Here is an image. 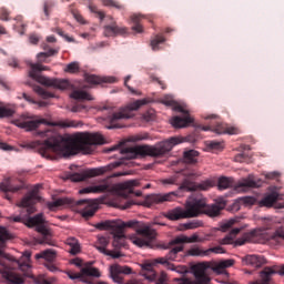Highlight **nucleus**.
<instances>
[{"instance_id": "nucleus-22", "label": "nucleus", "mask_w": 284, "mask_h": 284, "mask_svg": "<svg viewBox=\"0 0 284 284\" xmlns=\"http://www.w3.org/2000/svg\"><path fill=\"white\" fill-rule=\"evenodd\" d=\"M121 274H132V268L129 266H121L119 264L110 266V277L114 283H123V276H121Z\"/></svg>"}, {"instance_id": "nucleus-21", "label": "nucleus", "mask_w": 284, "mask_h": 284, "mask_svg": "<svg viewBox=\"0 0 284 284\" xmlns=\"http://www.w3.org/2000/svg\"><path fill=\"white\" fill-rule=\"evenodd\" d=\"M134 187H139L138 180H129L115 185L118 194H120V196H124L125 199H128L130 194L134 193Z\"/></svg>"}, {"instance_id": "nucleus-3", "label": "nucleus", "mask_w": 284, "mask_h": 284, "mask_svg": "<svg viewBox=\"0 0 284 284\" xmlns=\"http://www.w3.org/2000/svg\"><path fill=\"white\" fill-rule=\"evenodd\" d=\"M226 202L223 199L216 200L214 204H207L204 199H195L186 203V207L181 206L163 213L164 219L169 221H181L183 219H196L201 214H206L211 219H214L221 214V210H225Z\"/></svg>"}, {"instance_id": "nucleus-17", "label": "nucleus", "mask_w": 284, "mask_h": 284, "mask_svg": "<svg viewBox=\"0 0 284 284\" xmlns=\"http://www.w3.org/2000/svg\"><path fill=\"white\" fill-rule=\"evenodd\" d=\"M174 112H181L182 114H185V116L181 118L179 115L173 116L171 119V125L175 129H181V128H187L190 123H192L194 120L190 116V113L183 106L176 102L172 105Z\"/></svg>"}, {"instance_id": "nucleus-18", "label": "nucleus", "mask_w": 284, "mask_h": 284, "mask_svg": "<svg viewBox=\"0 0 284 284\" xmlns=\"http://www.w3.org/2000/svg\"><path fill=\"white\" fill-rule=\"evenodd\" d=\"M139 236H131V242L133 245H136L138 247H145L150 245V241L154 239V230L150 229V226H144L140 230H138Z\"/></svg>"}, {"instance_id": "nucleus-60", "label": "nucleus", "mask_w": 284, "mask_h": 284, "mask_svg": "<svg viewBox=\"0 0 284 284\" xmlns=\"http://www.w3.org/2000/svg\"><path fill=\"white\" fill-rule=\"evenodd\" d=\"M162 103L169 108H172L176 101H174L172 98L165 97L163 98Z\"/></svg>"}, {"instance_id": "nucleus-52", "label": "nucleus", "mask_w": 284, "mask_h": 284, "mask_svg": "<svg viewBox=\"0 0 284 284\" xmlns=\"http://www.w3.org/2000/svg\"><path fill=\"white\" fill-rule=\"evenodd\" d=\"M8 116H14V109L0 106V119H6Z\"/></svg>"}, {"instance_id": "nucleus-37", "label": "nucleus", "mask_w": 284, "mask_h": 284, "mask_svg": "<svg viewBox=\"0 0 284 284\" xmlns=\"http://www.w3.org/2000/svg\"><path fill=\"white\" fill-rule=\"evenodd\" d=\"M232 265H234V260H225V261L219 262L213 270L214 272H217V274H223V272H225L227 267H232Z\"/></svg>"}, {"instance_id": "nucleus-7", "label": "nucleus", "mask_w": 284, "mask_h": 284, "mask_svg": "<svg viewBox=\"0 0 284 284\" xmlns=\"http://www.w3.org/2000/svg\"><path fill=\"white\" fill-rule=\"evenodd\" d=\"M12 123L13 125H17V128H21L27 132H33V130H38L40 125H51V128H79V125H83V123L77 122L74 120L50 122L45 119L29 120L26 115H21L20 119L13 120Z\"/></svg>"}, {"instance_id": "nucleus-19", "label": "nucleus", "mask_w": 284, "mask_h": 284, "mask_svg": "<svg viewBox=\"0 0 284 284\" xmlns=\"http://www.w3.org/2000/svg\"><path fill=\"white\" fill-rule=\"evenodd\" d=\"M176 196H179V192L151 194L145 197L144 205L146 207H152V205H161V203L174 201Z\"/></svg>"}, {"instance_id": "nucleus-8", "label": "nucleus", "mask_w": 284, "mask_h": 284, "mask_svg": "<svg viewBox=\"0 0 284 284\" xmlns=\"http://www.w3.org/2000/svg\"><path fill=\"white\" fill-rule=\"evenodd\" d=\"M39 187H41L39 184H37L28 195H26L20 203H18V207H21L20 215L11 216L10 221H13V223H21L23 219H28L30 214H34L37 212V209L34 207L36 203H39L41 201V196H39Z\"/></svg>"}, {"instance_id": "nucleus-45", "label": "nucleus", "mask_w": 284, "mask_h": 284, "mask_svg": "<svg viewBox=\"0 0 284 284\" xmlns=\"http://www.w3.org/2000/svg\"><path fill=\"white\" fill-rule=\"evenodd\" d=\"M184 230H196L199 227H203V221L201 220H193L191 222L183 224Z\"/></svg>"}, {"instance_id": "nucleus-23", "label": "nucleus", "mask_w": 284, "mask_h": 284, "mask_svg": "<svg viewBox=\"0 0 284 284\" xmlns=\"http://www.w3.org/2000/svg\"><path fill=\"white\" fill-rule=\"evenodd\" d=\"M123 34H128V28L119 27L116 22L103 27V36L106 38L123 37Z\"/></svg>"}, {"instance_id": "nucleus-16", "label": "nucleus", "mask_w": 284, "mask_h": 284, "mask_svg": "<svg viewBox=\"0 0 284 284\" xmlns=\"http://www.w3.org/2000/svg\"><path fill=\"white\" fill-rule=\"evenodd\" d=\"M211 187H214V182L212 180H205L196 183L192 182L190 178L184 179L180 185V190H185V192H207Z\"/></svg>"}, {"instance_id": "nucleus-6", "label": "nucleus", "mask_w": 284, "mask_h": 284, "mask_svg": "<svg viewBox=\"0 0 284 284\" xmlns=\"http://www.w3.org/2000/svg\"><path fill=\"white\" fill-rule=\"evenodd\" d=\"M179 143H183L181 138H171L169 140L162 141L156 145H140L133 149H129V159H136V156H163L168 154V152H172V148L174 145H179Z\"/></svg>"}, {"instance_id": "nucleus-31", "label": "nucleus", "mask_w": 284, "mask_h": 284, "mask_svg": "<svg viewBox=\"0 0 284 284\" xmlns=\"http://www.w3.org/2000/svg\"><path fill=\"white\" fill-rule=\"evenodd\" d=\"M153 265H164L168 267V270H171L172 272H183L176 268L174 264L170 263V260H168L166 255L164 257H158L152 261Z\"/></svg>"}, {"instance_id": "nucleus-41", "label": "nucleus", "mask_w": 284, "mask_h": 284, "mask_svg": "<svg viewBox=\"0 0 284 284\" xmlns=\"http://www.w3.org/2000/svg\"><path fill=\"white\" fill-rule=\"evenodd\" d=\"M142 19L143 17L141 14H133L131 17V21L134 23V26L132 27V30H134V32H138V33L143 32V26H141Z\"/></svg>"}, {"instance_id": "nucleus-38", "label": "nucleus", "mask_w": 284, "mask_h": 284, "mask_svg": "<svg viewBox=\"0 0 284 284\" xmlns=\"http://www.w3.org/2000/svg\"><path fill=\"white\" fill-rule=\"evenodd\" d=\"M71 99L75 101H92V95L85 91L75 90L71 93Z\"/></svg>"}, {"instance_id": "nucleus-11", "label": "nucleus", "mask_w": 284, "mask_h": 284, "mask_svg": "<svg viewBox=\"0 0 284 284\" xmlns=\"http://www.w3.org/2000/svg\"><path fill=\"white\" fill-rule=\"evenodd\" d=\"M119 165H121L120 162H114L105 166L89 169L79 173H69L67 175V179H69V181H72L73 183H81V181H85V179H92L94 176H103V174H108V172H112V170H114L115 168H119Z\"/></svg>"}, {"instance_id": "nucleus-51", "label": "nucleus", "mask_w": 284, "mask_h": 284, "mask_svg": "<svg viewBox=\"0 0 284 284\" xmlns=\"http://www.w3.org/2000/svg\"><path fill=\"white\" fill-rule=\"evenodd\" d=\"M79 70H80L79 62H71L67 65V68L64 69V72H68L69 74H77Z\"/></svg>"}, {"instance_id": "nucleus-47", "label": "nucleus", "mask_w": 284, "mask_h": 284, "mask_svg": "<svg viewBox=\"0 0 284 284\" xmlns=\"http://www.w3.org/2000/svg\"><path fill=\"white\" fill-rule=\"evenodd\" d=\"M34 92L42 97V99H53L54 93H51L50 91H45V89L41 87H34Z\"/></svg>"}, {"instance_id": "nucleus-26", "label": "nucleus", "mask_w": 284, "mask_h": 284, "mask_svg": "<svg viewBox=\"0 0 284 284\" xmlns=\"http://www.w3.org/2000/svg\"><path fill=\"white\" fill-rule=\"evenodd\" d=\"M108 190H110V184H108V182H103L102 184L95 186L81 189L79 194H101V192H108Z\"/></svg>"}, {"instance_id": "nucleus-58", "label": "nucleus", "mask_w": 284, "mask_h": 284, "mask_svg": "<svg viewBox=\"0 0 284 284\" xmlns=\"http://www.w3.org/2000/svg\"><path fill=\"white\" fill-rule=\"evenodd\" d=\"M281 176V173L274 171L265 174V179H268V181H274Z\"/></svg>"}, {"instance_id": "nucleus-32", "label": "nucleus", "mask_w": 284, "mask_h": 284, "mask_svg": "<svg viewBox=\"0 0 284 284\" xmlns=\"http://www.w3.org/2000/svg\"><path fill=\"white\" fill-rule=\"evenodd\" d=\"M254 203H256V199L252 197V196H244V197H240L235 201V203L233 204L234 210H241V205H254Z\"/></svg>"}, {"instance_id": "nucleus-64", "label": "nucleus", "mask_w": 284, "mask_h": 284, "mask_svg": "<svg viewBox=\"0 0 284 284\" xmlns=\"http://www.w3.org/2000/svg\"><path fill=\"white\" fill-rule=\"evenodd\" d=\"M29 41H30V43H32V45H37V43H39V36H37V34H31V36L29 37Z\"/></svg>"}, {"instance_id": "nucleus-54", "label": "nucleus", "mask_w": 284, "mask_h": 284, "mask_svg": "<svg viewBox=\"0 0 284 284\" xmlns=\"http://www.w3.org/2000/svg\"><path fill=\"white\" fill-rule=\"evenodd\" d=\"M234 161L236 163H250L251 158H250V155H247L245 153H240V154L235 155Z\"/></svg>"}, {"instance_id": "nucleus-2", "label": "nucleus", "mask_w": 284, "mask_h": 284, "mask_svg": "<svg viewBox=\"0 0 284 284\" xmlns=\"http://www.w3.org/2000/svg\"><path fill=\"white\" fill-rule=\"evenodd\" d=\"M10 240V233L6 227L0 226V274L8 284H22L23 276L17 273L14 270H20L24 273V276H28V270H30V257L32 253L26 251L20 260L3 253V247H6V242Z\"/></svg>"}, {"instance_id": "nucleus-27", "label": "nucleus", "mask_w": 284, "mask_h": 284, "mask_svg": "<svg viewBox=\"0 0 284 284\" xmlns=\"http://www.w3.org/2000/svg\"><path fill=\"white\" fill-rule=\"evenodd\" d=\"M213 132H215V134H239V129L236 126H227V124L217 122L213 126Z\"/></svg>"}, {"instance_id": "nucleus-36", "label": "nucleus", "mask_w": 284, "mask_h": 284, "mask_svg": "<svg viewBox=\"0 0 284 284\" xmlns=\"http://www.w3.org/2000/svg\"><path fill=\"white\" fill-rule=\"evenodd\" d=\"M67 245L70 246L69 252L73 256H77V254H79V252H81V245H79V240H77L74 237H69L67 240Z\"/></svg>"}, {"instance_id": "nucleus-53", "label": "nucleus", "mask_w": 284, "mask_h": 284, "mask_svg": "<svg viewBox=\"0 0 284 284\" xmlns=\"http://www.w3.org/2000/svg\"><path fill=\"white\" fill-rule=\"evenodd\" d=\"M207 148L210 150H223L225 148V145L221 141H209Z\"/></svg>"}, {"instance_id": "nucleus-10", "label": "nucleus", "mask_w": 284, "mask_h": 284, "mask_svg": "<svg viewBox=\"0 0 284 284\" xmlns=\"http://www.w3.org/2000/svg\"><path fill=\"white\" fill-rule=\"evenodd\" d=\"M146 103L148 100H136L128 104L121 111L115 112L112 115H109L108 121L110 125L106 126V129L114 130L121 128V124H119V121H121V119H132L134 116L132 112H136V110H139L142 105H145Z\"/></svg>"}, {"instance_id": "nucleus-25", "label": "nucleus", "mask_w": 284, "mask_h": 284, "mask_svg": "<svg viewBox=\"0 0 284 284\" xmlns=\"http://www.w3.org/2000/svg\"><path fill=\"white\" fill-rule=\"evenodd\" d=\"M242 262L245 265H252V267H261L265 265V256L263 255H246L242 257Z\"/></svg>"}, {"instance_id": "nucleus-33", "label": "nucleus", "mask_w": 284, "mask_h": 284, "mask_svg": "<svg viewBox=\"0 0 284 284\" xmlns=\"http://www.w3.org/2000/svg\"><path fill=\"white\" fill-rule=\"evenodd\" d=\"M183 250H185V247L183 245L175 246V247L171 248L169 251V253L166 254V258L169 261H175V262L181 261L182 257L179 256V253L183 252Z\"/></svg>"}, {"instance_id": "nucleus-43", "label": "nucleus", "mask_w": 284, "mask_h": 284, "mask_svg": "<svg viewBox=\"0 0 284 284\" xmlns=\"http://www.w3.org/2000/svg\"><path fill=\"white\" fill-rule=\"evenodd\" d=\"M52 8H54V1L52 0H45L43 2V14H44V20L50 19V12H52Z\"/></svg>"}, {"instance_id": "nucleus-35", "label": "nucleus", "mask_w": 284, "mask_h": 284, "mask_svg": "<svg viewBox=\"0 0 284 284\" xmlns=\"http://www.w3.org/2000/svg\"><path fill=\"white\" fill-rule=\"evenodd\" d=\"M36 258H44V261H48V263H52V261L57 258V251L48 248L45 251H42L40 254H37Z\"/></svg>"}, {"instance_id": "nucleus-34", "label": "nucleus", "mask_w": 284, "mask_h": 284, "mask_svg": "<svg viewBox=\"0 0 284 284\" xmlns=\"http://www.w3.org/2000/svg\"><path fill=\"white\" fill-rule=\"evenodd\" d=\"M0 190L2 192L16 193V192H19V190H23V185H13V184H11L10 180H7V181L0 183Z\"/></svg>"}, {"instance_id": "nucleus-15", "label": "nucleus", "mask_w": 284, "mask_h": 284, "mask_svg": "<svg viewBox=\"0 0 284 284\" xmlns=\"http://www.w3.org/2000/svg\"><path fill=\"white\" fill-rule=\"evenodd\" d=\"M67 275L71 281H81L82 283L92 284L93 278L101 277V272L97 267L84 266L79 273L68 271Z\"/></svg>"}, {"instance_id": "nucleus-63", "label": "nucleus", "mask_w": 284, "mask_h": 284, "mask_svg": "<svg viewBox=\"0 0 284 284\" xmlns=\"http://www.w3.org/2000/svg\"><path fill=\"white\" fill-rule=\"evenodd\" d=\"M274 239H283L284 241V229H277Z\"/></svg>"}, {"instance_id": "nucleus-50", "label": "nucleus", "mask_w": 284, "mask_h": 284, "mask_svg": "<svg viewBox=\"0 0 284 284\" xmlns=\"http://www.w3.org/2000/svg\"><path fill=\"white\" fill-rule=\"evenodd\" d=\"M256 183L253 180H242L239 182L237 187H242V190H248V187H256Z\"/></svg>"}, {"instance_id": "nucleus-48", "label": "nucleus", "mask_w": 284, "mask_h": 284, "mask_svg": "<svg viewBox=\"0 0 284 284\" xmlns=\"http://www.w3.org/2000/svg\"><path fill=\"white\" fill-rule=\"evenodd\" d=\"M102 3L108 8H116V10H125V7H123V4L114 0H102Z\"/></svg>"}, {"instance_id": "nucleus-30", "label": "nucleus", "mask_w": 284, "mask_h": 284, "mask_svg": "<svg viewBox=\"0 0 284 284\" xmlns=\"http://www.w3.org/2000/svg\"><path fill=\"white\" fill-rule=\"evenodd\" d=\"M143 276L146 278V281H150L151 283L156 281V271H154L152 263H145L142 265Z\"/></svg>"}, {"instance_id": "nucleus-61", "label": "nucleus", "mask_w": 284, "mask_h": 284, "mask_svg": "<svg viewBox=\"0 0 284 284\" xmlns=\"http://www.w3.org/2000/svg\"><path fill=\"white\" fill-rule=\"evenodd\" d=\"M85 110V105L83 104H75L71 108V112H83Z\"/></svg>"}, {"instance_id": "nucleus-39", "label": "nucleus", "mask_w": 284, "mask_h": 284, "mask_svg": "<svg viewBox=\"0 0 284 284\" xmlns=\"http://www.w3.org/2000/svg\"><path fill=\"white\" fill-rule=\"evenodd\" d=\"M183 156H184L185 163H196L199 159V151L196 150L185 151Z\"/></svg>"}, {"instance_id": "nucleus-46", "label": "nucleus", "mask_w": 284, "mask_h": 284, "mask_svg": "<svg viewBox=\"0 0 284 284\" xmlns=\"http://www.w3.org/2000/svg\"><path fill=\"white\" fill-rule=\"evenodd\" d=\"M161 43H165V38L163 36H155L152 40H151V48L152 50L156 51L159 50V45H161Z\"/></svg>"}, {"instance_id": "nucleus-57", "label": "nucleus", "mask_w": 284, "mask_h": 284, "mask_svg": "<svg viewBox=\"0 0 284 284\" xmlns=\"http://www.w3.org/2000/svg\"><path fill=\"white\" fill-rule=\"evenodd\" d=\"M211 252H213V254H223L225 251L221 246L211 247L206 250V256H209Z\"/></svg>"}, {"instance_id": "nucleus-49", "label": "nucleus", "mask_w": 284, "mask_h": 284, "mask_svg": "<svg viewBox=\"0 0 284 284\" xmlns=\"http://www.w3.org/2000/svg\"><path fill=\"white\" fill-rule=\"evenodd\" d=\"M89 10L100 19V21H103L105 19V12L102 10H99V8L94 4L89 6Z\"/></svg>"}, {"instance_id": "nucleus-28", "label": "nucleus", "mask_w": 284, "mask_h": 284, "mask_svg": "<svg viewBox=\"0 0 284 284\" xmlns=\"http://www.w3.org/2000/svg\"><path fill=\"white\" fill-rule=\"evenodd\" d=\"M85 81L87 83H91L92 85H101V83H114V81H116V78H101L99 75L88 74L85 75Z\"/></svg>"}, {"instance_id": "nucleus-1", "label": "nucleus", "mask_w": 284, "mask_h": 284, "mask_svg": "<svg viewBox=\"0 0 284 284\" xmlns=\"http://www.w3.org/2000/svg\"><path fill=\"white\" fill-rule=\"evenodd\" d=\"M36 136L45 139L41 141H32L22 145L28 150H38L43 159H54V154H62L63 156H74L79 152L83 154H92L90 145H103L105 139L101 133H84L79 135H61L50 129L38 131Z\"/></svg>"}, {"instance_id": "nucleus-62", "label": "nucleus", "mask_w": 284, "mask_h": 284, "mask_svg": "<svg viewBox=\"0 0 284 284\" xmlns=\"http://www.w3.org/2000/svg\"><path fill=\"white\" fill-rule=\"evenodd\" d=\"M47 270H49V272H59V267H57V265L52 264V262H48L45 264Z\"/></svg>"}, {"instance_id": "nucleus-59", "label": "nucleus", "mask_w": 284, "mask_h": 284, "mask_svg": "<svg viewBox=\"0 0 284 284\" xmlns=\"http://www.w3.org/2000/svg\"><path fill=\"white\" fill-rule=\"evenodd\" d=\"M8 17H10V13L8 12L7 9L2 8L0 10V19H1V21H9L10 19Z\"/></svg>"}, {"instance_id": "nucleus-4", "label": "nucleus", "mask_w": 284, "mask_h": 284, "mask_svg": "<svg viewBox=\"0 0 284 284\" xmlns=\"http://www.w3.org/2000/svg\"><path fill=\"white\" fill-rule=\"evenodd\" d=\"M54 54H57V50L51 49L48 52L38 53L37 63L27 62V64L30 68L29 77L30 79H33V81L41 83V85H47L49 88H57L58 90H70L72 88V84H70V81L60 80V79H50L41 75V72L45 70H50L49 67H45L42 63H50V60H48V58L54 57Z\"/></svg>"}, {"instance_id": "nucleus-5", "label": "nucleus", "mask_w": 284, "mask_h": 284, "mask_svg": "<svg viewBox=\"0 0 284 284\" xmlns=\"http://www.w3.org/2000/svg\"><path fill=\"white\" fill-rule=\"evenodd\" d=\"M139 225V221L131 220L128 222H123L121 220H108L104 222H100L95 224L97 230H109L113 235L112 246L115 250H121V247H125V227H136Z\"/></svg>"}, {"instance_id": "nucleus-14", "label": "nucleus", "mask_w": 284, "mask_h": 284, "mask_svg": "<svg viewBox=\"0 0 284 284\" xmlns=\"http://www.w3.org/2000/svg\"><path fill=\"white\" fill-rule=\"evenodd\" d=\"M45 220L43 219V213L37 214L33 217H28L27 225L28 227H36L39 234L42 235L41 243H47L50 245V241L52 240V231L43 225Z\"/></svg>"}, {"instance_id": "nucleus-55", "label": "nucleus", "mask_w": 284, "mask_h": 284, "mask_svg": "<svg viewBox=\"0 0 284 284\" xmlns=\"http://www.w3.org/2000/svg\"><path fill=\"white\" fill-rule=\"evenodd\" d=\"M153 281H155L156 284H165L168 282V273L161 272Z\"/></svg>"}, {"instance_id": "nucleus-44", "label": "nucleus", "mask_w": 284, "mask_h": 284, "mask_svg": "<svg viewBox=\"0 0 284 284\" xmlns=\"http://www.w3.org/2000/svg\"><path fill=\"white\" fill-rule=\"evenodd\" d=\"M187 256H207V252L199 246H193L186 252Z\"/></svg>"}, {"instance_id": "nucleus-24", "label": "nucleus", "mask_w": 284, "mask_h": 284, "mask_svg": "<svg viewBox=\"0 0 284 284\" xmlns=\"http://www.w3.org/2000/svg\"><path fill=\"white\" fill-rule=\"evenodd\" d=\"M184 243H201L197 234H193L190 237L187 235H180L171 240L168 246H164V250H170L173 245H183Z\"/></svg>"}, {"instance_id": "nucleus-42", "label": "nucleus", "mask_w": 284, "mask_h": 284, "mask_svg": "<svg viewBox=\"0 0 284 284\" xmlns=\"http://www.w3.org/2000/svg\"><path fill=\"white\" fill-rule=\"evenodd\" d=\"M16 30L19 32V34H26V30L28 28V23L23 22V17L18 16L16 17Z\"/></svg>"}, {"instance_id": "nucleus-12", "label": "nucleus", "mask_w": 284, "mask_h": 284, "mask_svg": "<svg viewBox=\"0 0 284 284\" xmlns=\"http://www.w3.org/2000/svg\"><path fill=\"white\" fill-rule=\"evenodd\" d=\"M241 233V229H233L229 235H226L222 243L223 245H245V243H258V236H261V231L253 230L251 232L244 233L242 237L236 239V235Z\"/></svg>"}, {"instance_id": "nucleus-29", "label": "nucleus", "mask_w": 284, "mask_h": 284, "mask_svg": "<svg viewBox=\"0 0 284 284\" xmlns=\"http://www.w3.org/2000/svg\"><path fill=\"white\" fill-rule=\"evenodd\" d=\"M280 196L278 192L272 191L260 201V207H272L278 201Z\"/></svg>"}, {"instance_id": "nucleus-9", "label": "nucleus", "mask_w": 284, "mask_h": 284, "mask_svg": "<svg viewBox=\"0 0 284 284\" xmlns=\"http://www.w3.org/2000/svg\"><path fill=\"white\" fill-rule=\"evenodd\" d=\"M63 205L67 206H72V205H78L81 206L83 205L84 209L81 211V216L83 219H92L94 214H97V203L94 200H79L74 201L70 197H59L55 201H53L50 204V207H63Z\"/></svg>"}, {"instance_id": "nucleus-20", "label": "nucleus", "mask_w": 284, "mask_h": 284, "mask_svg": "<svg viewBox=\"0 0 284 284\" xmlns=\"http://www.w3.org/2000/svg\"><path fill=\"white\" fill-rule=\"evenodd\" d=\"M108 245H110V240L108 237L102 236L98 239L95 243V248L100 251L101 254L105 256H111V258H121L122 254L119 251H110L108 250Z\"/></svg>"}, {"instance_id": "nucleus-56", "label": "nucleus", "mask_w": 284, "mask_h": 284, "mask_svg": "<svg viewBox=\"0 0 284 284\" xmlns=\"http://www.w3.org/2000/svg\"><path fill=\"white\" fill-rule=\"evenodd\" d=\"M235 223H236V219L229 220L227 222L221 225L222 232H227V230H230V227H232V225H234Z\"/></svg>"}, {"instance_id": "nucleus-40", "label": "nucleus", "mask_w": 284, "mask_h": 284, "mask_svg": "<svg viewBox=\"0 0 284 284\" xmlns=\"http://www.w3.org/2000/svg\"><path fill=\"white\" fill-rule=\"evenodd\" d=\"M233 181L230 178L222 176L217 181V189L222 192L223 190H229V187H232Z\"/></svg>"}, {"instance_id": "nucleus-13", "label": "nucleus", "mask_w": 284, "mask_h": 284, "mask_svg": "<svg viewBox=\"0 0 284 284\" xmlns=\"http://www.w3.org/2000/svg\"><path fill=\"white\" fill-rule=\"evenodd\" d=\"M193 274L195 277V281L187 277L182 278H174L173 283L175 284H207L210 283V277L207 276V270H210V264L207 263H199L195 264L193 267Z\"/></svg>"}]
</instances>
